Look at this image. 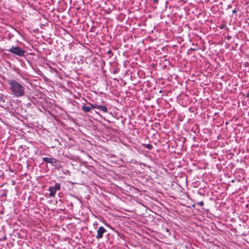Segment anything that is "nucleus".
Here are the masks:
<instances>
[{"instance_id":"obj_5","label":"nucleus","mask_w":249,"mask_h":249,"mask_svg":"<svg viewBox=\"0 0 249 249\" xmlns=\"http://www.w3.org/2000/svg\"><path fill=\"white\" fill-rule=\"evenodd\" d=\"M43 160L47 163H51L52 164H53V165H55L57 162V160H56L54 158H50L44 157L43 158Z\"/></svg>"},{"instance_id":"obj_2","label":"nucleus","mask_w":249,"mask_h":249,"mask_svg":"<svg viewBox=\"0 0 249 249\" xmlns=\"http://www.w3.org/2000/svg\"><path fill=\"white\" fill-rule=\"evenodd\" d=\"M8 51L18 56H24L25 53V51L21 48L14 46H12Z\"/></svg>"},{"instance_id":"obj_8","label":"nucleus","mask_w":249,"mask_h":249,"mask_svg":"<svg viewBox=\"0 0 249 249\" xmlns=\"http://www.w3.org/2000/svg\"><path fill=\"white\" fill-rule=\"evenodd\" d=\"M89 105L91 106L92 108H99V107L100 105H92L90 104Z\"/></svg>"},{"instance_id":"obj_4","label":"nucleus","mask_w":249,"mask_h":249,"mask_svg":"<svg viewBox=\"0 0 249 249\" xmlns=\"http://www.w3.org/2000/svg\"><path fill=\"white\" fill-rule=\"evenodd\" d=\"M107 231L104 227L101 226L97 230V234L96 236V239H99L103 237V234Z\"/></svg>"},{"instance_id":"obj_3","label":"nucleus","mask_w":249,"mask_h":249,"mask_svg":"<svg viewBox=\"0 0 249 249\" xmlns=\"http://www.w3.org/2000/svg\"><path fill=\"white\" fill-rule=\"evenodd\" d=\"M60 189V185L59 183H55L54 186L50 187L49 191H50L49 196L50 197L54 196L56 191Z\"/></svg>"},{"instance_id":"obj_1","label":"nucleus","mask_w":249,"mask_h":249,"mask_svg":"<svg viewBox=\"0 0 249 249\" xmlns=\"http://www.w3.org/2000/svg\"><path fill=\"white\" fill-rule=\"evenodd\" d=\"M9 89L12 95L16 97L23 96L25 94V87L14 80L8 81Z\"/></svg>"},{"instance_id":"obj_6","label":"nucleus","mask_w":249,"mask_h":249,"mask_svg":"<svg viewBox=\"0 0 249 249\" xmlns=\"http://www.w3.org/2000/svg\"><path fill=\"white\" fill-rule=\"evenodd\" d=\"M92 107L91 106H82V109L83 111L85 112H89L90 111Z\"/></svg>"},{"instance_id":"obj_12","label":"nucleus","mask_w":249,"mask_h":249,"mask_svg":"<svg viewBox=\"0 0 249 249\" xmlns=\"http://www.w3.org/2000/svg\"><path fill=\"white\" fill-rule=\"evenodd\" d=\"M159 0H154V1L155 2H157Z\"/></svg>"},{"instance_id":"obj_9","label":"nucleus","mask_w":249,"mask_h":249,"mask_svg":"<svg viewBox=\"0 0 249 249\" xmlns=\"http://www.w3.org/2000/svg\"><path fill=\"white\" fill-rule=\"evenodd\" d=\"M197 204L200 206H203L204 205V202L202 201L197 202Z\"/></svg>"},{"instance_id":"obj_10","label":"nucleus","mask_w":249,"mask_h":249,"mask_svg":"<svg viewBox=\"0 0 249 249\" xmlns=\"http://www.w3.org/2000/svg\"><path fill=\"white\" fill-rule=\"evenodd\" d=\"M152 147V146L150 144L148 145H147V148H149V149H151Z\"/></svg>"},{"instance_id":"obj_7","label":"nucleus","mask_w":249,"mask_h":249,"mask_svg":"<svg viewBox=\"0 0 249 249\" xmlns=\"http://www.w3.org/2000/svg\"><path fill=\"white\" fill-rule=\"evenodd\" d=\"M99 109L103 111L104 112H107V109L105 106H100Z\"/></svg>"},{"instance_id":"obj_11","label":"nucleus","mask_w":249,"mask_h":249,"mask_svg":"<svg viewBox=\"0 0 249 249\" xmlns=\"http://www.w3.org/2000/svg\"><path fill=\"white\" fill-rule=\"evenodd\" d=\"M2 101V96H1V95L0 94V102Z\"/></svg>"}]
</instances>
